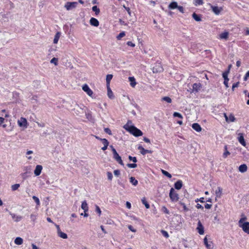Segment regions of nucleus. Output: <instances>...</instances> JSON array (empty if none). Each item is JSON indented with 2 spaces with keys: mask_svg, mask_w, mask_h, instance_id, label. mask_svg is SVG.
Instances as JSON below:
<instances>
[{
  "mask_svg": "<svg viewBox=\"0 0 249 249\" xmlns=\"http://www.w3.org/2000/svg\"><path fill=\"white\" fill-rule=\"evenodd\" d=\"M113 158L121 165H124V163L123 160H122L121 157L119 156V155L117 153L114 155H113Z\"/></svg>",
  "mask_w": 249,
  "mask_h": 249,
  "instance_id": "obj_18",
  "label": "nucleus"
},
{
  "mask_svg": "<svg viewBox=\"0 0 249 249\" xmlns=\"http://www.w3.org/2000/svg\"><path fill=\"white\" fill-rule=\"evenodd\" d=\"M248 167L246 164H243L239 166L238 170L241 173H245L247 171Z\"/></svg>",
  "mask_w": 249,
  "mask_h": 249,
  "instance_id": "obj_19",
  "label": "nucleus"
},
{
  "mask_svg": "<svg viewBox=\"0 0 249 249\" xmlns=\"http://www.w3.org/2000/svg\"><path fill=\"white\" fill-rule=\"evenodd\" d=\"M128 228L132 232H135L136 231V230L134 229L131 225H129Z\"/></svg>",
  "mask_w": 249,
  "mask_h": 249,
  "instance_id": "obj_56",
  "label": "nucleus"
},
{
  "mask_svg": "<svg viewBox=\"0 0 249 249\" xmlns=\"http://www.w3.org/2000/svg\"><path fill=\"white\" fill-rule=\"evenodd\" d=\"M95 211L99 214V215L101 214V211L99 208V207L97 205L95 206Z\"/></svg>",
  "mask_w": 249,
  "mask_h": 249,
  "instance_id": "obj_49",
  "label": "nucleus"
},
{
  "mask_svg": "<svg viewBox=\"0 0 249 249\" xmlns=\"http://www.w3.org/2000/svg\"><path fill=\"white\" fill-rule=\"evenodd\" d=\"M173 116L174 117H178L179 118H182V116L181 115V114L178 113V112H174V114H173Z\"/></svg>",
  "mask_w": 249,
  "mask_h": 249,
  "instance_id": "obj_48",
  "label": "nucleus"
},
{
  "mask_svg": "<svg viewBox=\"0 0 249 249\" xmlns=\"http://www.w3.org/2000/svg\"><path fill=\"white\" fill-rule=\"evenodd\" d=\"M204 3L203 0H194V4L195 6L203 5Z\"/></svg>",
  "mask_w": 249,
  "mask_h": 249,
  "instance_id": "obj_31",
  "label": "nucleus"
},
{
  "mask_svg": "<svg viewBox=\"0 0 249 249\" xmlns=\"http://www.w3.org/2000/svg\"><path fill=\"white\" fill-rule=\"evenodd\" d=\"M19 186H20V185L19 184H15L12 185L11 188L13 191H16L18 189Z\"/></svg>",
  "mask_w": 249,
  "mask_h": 249,
  "instance_id": "obj_40",
  "label": "nucleus"
},
{
  "mask_svg": "<svg viewBox=\"0 0 249 249\" xmlns=\"http://www.w3.org/2000/svg\"><path fill=\"white\" fill-rule=\"evenodd\" d=\"M113 77L112 74H107L106 76L107 86H110V82Z\"/></svg>",
  "mask_w": 249,
  "mask_h": 249,
  "instance_id": "obj_27",
  "label": "nucleus"
},
{
  "mask_svg": "<svg viewBox=\"0 0 249 249\" xmlns=\"http://www.w3.org/2000/svg\"><path fill=\"white\" fill-rule=\"evenodd\" d=\"M104 130H105V132L106 133H107V134H109L110 135H112L111 131V130H110V129L109 128H105Z\"/></svg>",
  "mask_w": 249,
  "mask_h": 249,
  "instance_id": "obj_51",
  "label": "nucleus"
},
{
  "mask_svg": "<svg viewBox=\"0 0 249 249\" xmlns=\"http://www.w3.org/2000/svg\"><path fill=\"white\" fill-rule=\"evenodd\" d=\"M229 37V32L228 31H224L219 35V38L222 40H227Z\"/></svg>",
  "mask_w": 249,
  "mask_h": 249,
  "instance_id": "obj_11",
  "label": "nucleus"
},
{
  "mask_svg": "<svg viewBox=\"0 0 249 249\" xmlns=\"http://www.w3.org/2000/svg\"><path fill=\"white\" fill-rule=\"evenodd\" d=\"M161 100L169 103H171L172 102V99L167 96L163 97L162 98Z\"/></svg>",
  "mask_w": 249,
  "mask_h": 249,
  "instance_id": "obj_39",
  "label": "nucleus"
},
{
  "mask_svg": "<svg viewBox=\"0 0 249 249\" xmlns=\"http://www.w3.org/2000/svg\"><path fill=\"white\" fill-rule=\"evenodd\" d=\"M235 117L232 114H230L229 116V122H233L235 121Z\"/></svg>",
  "mask_w": 249,
  "mask_h": 249,
  "instance_id": "obj_41",
  "label": "nucleus"
},
{
  "mask_svg": "<svg viewBox=\"0 0 249 249\" xmlns=\"http://www.w3.org/2000/svg\"><path fill=\"white\" fill-rule=\"evenodd\" d=\"M127 167L131 168H135L137 167V165L136 163H128L127 164Z\"/></svg>",
  "mask_w": 249,
  "mask_h": 249,
  "instance_id": "obj_43",
  "label": "nucleus"
},
{
  "mask_svg": "<svg viewBox=\"0 0 249 249\" xmlns=\"http://www.w3.org/2000/svg\"><path fill=\"white\" fill-rule=\"evenodd\" d=\"M60 36H61V33L60 32H58L56 33V34L54 36L53 40V43L54 44H57L58 43L59 38L60 37Z\"/></svg>",
  "mask_w": 249,
  "mask_h": 249,
  "instance_id": "obj_23",
  "label": "nucleus"
},
{
  "mask_svg": "<svg viewBox=\"0 0 249 249\" xmlns=\"http://www.w3.org/2000/svg\"><path fill=\"white\" fill-rule=\"evenodd\" d=\"M95 138L99 140L100 141H101L103 144V147H102L101 149L103 151H105L107 149V146L109 145L108 141L106 139L100 138L97 136H95Z\"/></svg>",
  "mask_w": 249,
  "mask_h": 249,
  "instance_id": "obj_7",
  "label": "nucleus"
},
{
  "mask_svg": "<svg viewBox=\"0 0 249 249\" xmlns=\"http://www.w3.org/2000/svg\"><path fill=\"white\" fill-rule=\"evenodd\" d=\"M114 174L115 176L118 177L120 175V172L119 170H115L114 171Z\"/></svg>",
  "mask_w": 249,
  "mask_h": 249,
  "instance_id": "obj_54",
  "label": "nucleus"
},
{
  "mask_svg": "<svg viewBox=\"0 0 249 249\" xmlns=\"http://www.w3.org/2000/svg\"><path fill=\"white\" fill-rule=\"evenodd\" d=\"M192 127L197 132H200L202 131V127L198 123H194Z\"/></svg>",
  "mask_w": 249,
  "mask_h": 249,
  "instance_id": "obj_16",
  "label": "nucleus"
},
{
  "mask_svg": "<svg viewBox=\"0 0 249 249\" xmlns=\"http://www.w3.org/2000/svg\"><path fill=\"white\" fill-rule=\"evenodd\" d=\"M204 244L205 245L206 247L208 249H211L212 248V245L211 244H209L208 242V240H207V237H205L204 239Z\"/></svg>",
  "mask_w": 249,
  "mask_h": 249,
  "instance_id": "obj_33",
  "label": "nucleus"
},
{
  "mask_svg": "<svg viewBox=\"0 0 249 249\" xmlns=\"http://www.w3.org/2000/svg\"><path fill=\"white\" fill-rule=\"evenodd\" d=\"M32 249H39V248L35 244H32Z\"/></svg>",
  "mask_w": 249,
  "mask_h": 249,
  "instance_id": "obj_64",
  "label": "nucleus"
},
{
  "mask_svg": "<svg viewBox=\"0 0 249 249\" xmlns=\"http://www.w3.org/2000/svg\"><path fill=\"white\" fill-rule=\"evenodd\" d=\"M77 2H67L65 4L64 7L67 10H70L75 8L77 6Z\"/></svg>",
  "mask_w": 249,
  "mask_h": 249,
  "instance_id": "obj_8",
  "label": "nucleus"
},
{
  "mask_svg": "<svg viewBox=\"0 0 249 249\" xmlns=\"http://www.w3.org/2000/svg\"><path fill=\"white\" fill-rule=\"evenodd\" d=\"M238 226L245 233L249 234V222L247 221V217L244 214L241 215V218L238 222Z\"/></svg>",
  "mask_w": 249,
  "mask_h": 249,
  "instance_id": "obj_1",
  "label": "nucleus"
},
{
  "mask_svg": "<svg viewBox=\"0 0 249 249\" xmlns=\"http://www.w3.org/2000/svg\"><path fill=\"white\" fill-rule=\"evenodd\" d=\"M237 139H238V142L241 145H242L244 146H246V143L245 141L243 133H239L238 134Z\"/></svg>",
  "mask_w": 249,
  "mask_h": 249,
  "instance_id": "obj_10",
  "label": "nucleus"
},
{
  "mask_svg": "<svg viewBox=\"0 0 249 249\" xmlns=\"http://www.w3.org/2000/svg\"><path fill=\"white\" fill-rule=\"evenodd\" d=\"M178 6V3L176 1H172L168 5V8L171 10L177 9Z\"/></svg>",
  "mask_w": 249,
  "mask_h": 249,
  "instance_id": "obj_20",
  "label": "nucleus"
},
{
  "mask_svg": "<svg viewBox=\"0 0 249 249\" xmlns=\"http://www.w3.org/2000/svg\"><path fill=\"white\" fill-rule=\"evenodd\" d=\"M130 182L134 186H136L138 184V180H136L135 178L131 177L130 178Z\"/></svg>",
  "mask_w": 249,
  "mask_h": 249,
  "instance_id": "obj_32",
  "label": "nucleus"
},
{
  "mask_svg": "<svg viewBox=\"0 0 249 249\" xmlns=\"http://www.w3.org/2000/svg\"><path fill=\"white\" fill-rule=\"evenodd\" d=\"M138 149L140 150V153L142 155H144L147 153L151 154L152 153V151L145 149L142 145H140L138 146Z\"/></svg>",
  "mask_w": 249,
  "mask_h": 249,
  "instance_id": "obj_13",
  "label": "nucleus"
},
{
  "mask_svg": "<svg viewBox=\"0 0 249 249\" xmlns=\"http://www.w3.org/2000/svg\"><path fill=\"white\" fill-rule=\"evenodd\" d=\"M169 196L173 201H177L179 199L178 195L175 192L173 188H171L170 190Z\"/></svg>",
  "mask_w": 249,
  "mask_h": 249,
  "instance_id": "obj_4",
  "label": "nucleus"
},
{
  "mask_svg": "<svg viewBox=\"0 0 249 249\" xmlns=\"http://www.w3.org/2000/svg\"><path fill=\"white\" fill-rule=\"evenodd\" d=\"M33 199L35 201V202H36L37 205H39V204H40V201H39V199H38V197H37L36 196H33Z\"/></svg>",
  "mask_w": 249,
  "mask_h": 249,
  "instance_id": "obj_46",
  "label": "nucleus"
},
{
  "mask_svg": "<svg viewBox=\"0 0 249 249\" xmlns=\"http://www.w3.org/2000/svg\"><path fill=\"white\" fill-rule=\"evenodd\" d=\"M175 188L177 190H179L182 186V182L181 180H178L175 183Z\"/></svg>",
  "mask_w": 249,
  "mask_h": 249,
  "instance_id": "obj_24",
  "label": "nucleus"
},
{
  "mask_svg": "<svg viewBox=\"0 0 249 249\" xmlns=\"http://www.w3.org/2000/svg\"><path fill=\"white\" fill-rule=\"evenodd\" d=\"M192 17L196 21H200L201 20V18L195 13L193 14Z\"/></svg>",
  "mask_w": 249,
  "mask_h": 249,
  "instance_id": "obj_34",
  "label": "nucleus"
},
{
  "mask_svg": "<svg viewBox=\"0 0 249 249\" xmlns=\"http://www.w3.org/2000/svg\"><path fill=\"white\" fill-rule=\"evenodd\" d=\"M55 227H56L57 229V233L58 236L62 239H67L68 238L67 234L61 231L59 226L55 224Z\"/></svg>",
  "mask_w": 249,
  "mask_h": 249,
  "instance_id": "obj_6",
  "label": "nucleus"
},
{
  "mask_svg": "<svg viewBox=\"0 0 249 249\" xmlns=\"http://www.w3.org/2000/svg\"><path fill=\"white\" fill-rule=\"evenodd\" d=\"M107 94L108 98L110 99H113L114 98V94L111 90L110 86H107Z\"/></svg>",
  "mask_w": 249,
  "mask_h": 249,
  "instance_id": "obj_17",
  "label": "nucleus"
},
{
  "mask_svg": "<svg viewBox=\"0 0 249 249\" xmlns=\"http://www.w3.org/2000/svg\"><path fill=\"white\" fill-rule=\"evenodd\" d=\"M50 63L53 64L55 66H57L58 65V58L56 57H53L50 60Z\"/></svg>",
  "mask_w": 249,
  "mask_h": 249,
  "instance_id": "obj_29",
  "label": "nucleus"
},
{
  "mask_svg": "<svg viewBox=\"0 0 249 249\" xmlns=\"http://www.w3.org/2000/svg\"><path fill=\"white\" fill-rule=\"evenodd\" d=\"M129 81L130 82V85L132 88H134L136 85V82L134 77H129Z\"/></svg>",
  "mask_w": 249,
  "mask_h": 249,
  "instance_id": "obj_21",
  "label": "nucleus"
},
{
  "mask_svg": "<svg viewBox=\"0 0 249 249\" xmlns=\"http://www.w3.org/2000/svg\"><path fill=\"white\" fill-rule=\"evenodd\" d=\"M127 45L129 46H131L132 47H134L135 46V44L132 43L131 41H128L126 43Z\"/></svg>",
  "mask_w": 249,
  "mask_h": 249,
  "instance_id": "obj_55",
  "label": "nucleus"
},
{
  "mask_svg": "<svg viewBox=\"0 0 249 249\" xmlns=\"http://www.w3.org/2000/svg\"><path fill=\"white\" fill-rule=\"evenodd\" d=\"M239 84V82H236V83H234V84L232 85V91H234V89H235V88H237V87H238Z\"/></svg>",
  "mask_w": 249,
  "mask_h": 249,
  "instance_id": "obj_50",
  "label": "nucleus"
},
{
  "mask_svg": "<svg viewBox=\"0 0 249 249\" xmlns=\"http://www.w3.org/2000/svg\"><path fill=\"white\" fill-rule=\"evenodd\" d=\"M142 204L144 205L146 208L149 209L150 208V205H149L148 202L146 201L145 197H143L142 199Z\"/></svg>",
  "mask_w": 249,
  "mask_h": 249,
  "instance_id": "obj_35",
  "label": "nucleus"
},
{
  "mask_svg": "<svg viewBox=\"0 0 249 249\" xmlns=\"http://www.w3.org/2000/svg\"><path fill=\"white\" fill-rule=\"evenodd\" d=\"M162 211L165 213H169V211L165 206H163L161 208Z\"/></svg>",
  "mask_w": 249,
  "mask_h": 249,
  "instance_id": "obj_52",
  "label": "nucleus"
},
{
  "mask_svg": "<svg viewBox=\"0 0 249 249\" xmlns=\"http://www.w3.org/2000/svg\"><path fill=\"white\" fill-rule=\"evenodd\" d=\"M124 7L127 11L129 15L130 16L131 15V11H130V8L129 7H125L124 5Z\"/></svg>",
  "mask_w": 249,
  "mask_h": 249,
  "instance_id": "obj_59",
  "label": "nucleus"
},
{
  "mask_svg": "<svg viewBox=\"0 0 249 249\" xmlns=\"http://www.w3.org/2000/svg\"><path fill=\"white\" fill-rule=\"evenodd\" d=\"M181 204L183 206V209L185 211L187 212L189 210L184 203H181Z\"/></svg>",
  "mask_w": 249,
  "mask_h": 249,
  "instance_id": "obj_62",
  "label": "nucleus"
},
{
  "mask_svg": "<svg viewBox=\"0 0 249 249\" xmlns=\"http://www.w3.org/2000/svg\"><path fill=\"white\" fill-rule=\"evenodd\" d=\"M23 240L22 238L19 237H17L14 241V243L17 245H21L23 244Z\"/></svg>",
  "mask_w": 249,
  "mask_h": 249,
  "instance_id": "obj_25",
  "label": "nucleus"
},
{
  "mask_svg": "<svg viewBox=\"0 0 249 249\" xmlns=\"http://www.w3.org/2000/svg\"><path fill=\"white\" fill-rule=\"evenodd\" d=\"M229 73V71H225V72L223 73L222 76H223V77L224 78V80L229 79L228 77V75Z\"/></svg>",
  "mask_w": 249,
  "mask_h": 249,
  "instance_id": "obj_44",
  "label": "nucleus"
},
{
  "mask_svg": "<svg viewBox=\"0 0 249 249\" xmlns=\"http://www.w3.org/2000/svg\"><path fill=\"white\" fill-rule=\"evenodd\" d=\"M161 172L164 176H166L168 178H172V175L167 171L164 170H161Z\"/></svg>",
  "mask_w": 249,
  "mask_h": 249,
  "instance_id": "obj_37",
  "label": "nucleus"
},
{
  "mask_svg": "<svg viewBox=\"0 0 249 249\" xmlns=\"http://www.w3.org/2000/svg\"><path fill=\"white\" fill-rule=\"evenodd\" d=\"M82 89L84 91H85L89 97L93 98V92L89 88L87 84H84L82 86Z\"/></svg>",
  "mask_w": 249,
  "mask_h": 249,
  "instance_id": "obj_5",
  "label": "nucleus"
},
{
  "mask_svg": "<svg viewBox=\"0 0 249 249\" xmlns=\"http://www.w3.org/2000/svg\"><path fill=\"white\" fill-rule=\"evenodd\" d=\"M224 148H225V152L223 154V157L224 158H226L228 156H229L231 154V153L228 150L227 146H225Z\"/></svg>",
  "mask_w": 249,
  "mask_h": 249,
  "instance_id": "obj_30",
  "label": "nucleus"
},
{
  "mask_svg": "<svg viewBox=\"0 0 249 249\" xmlns=\"http://www.w3.org/2000/svg\"><path fill=\"white\" fill-rule=\"evenodd\" d=\"M43 169L42 165H37L36 166L35 170H34V174L36 176H38L41 174V171Z\"/></svg>",
  "mask_w": 249,
  "mask_h": 249,
  "instance_id": "obj_14",
  "label": "nucleus"
},
{
  "mask_svg": "<svg viewBox=\"0 0 249 249\" xmlns=\"http://www.w3.org/2000/svg\"><path fill=\"white\" fill-rule=\"evenodd\" d=\"M125 35L124 32L120 33L116 37L117 40H120L122 37H124Z\"/></svg>",
  "mask_w": 249,
  "mask_h": 249,
  "instance_id": "obj_36",
  "label": "nucleus"
},
{
  "mask_svg": "<svg viewBox=\"0 0 249 249\" xmlns=\"http://www.w3.org/2000/svg\"><path fill=\"white\" fill-rule=\"evenodd\" d=\"M81 208L84 211V212H88V206L86 201H84L82 202L81 205Z\"/></svg>",
  "mask_w": 249,
  "mask_h": 249,
  "instance_id": "obj_28",
  "label": "nucleus"
},
{
  "mask_svg": "<svg viewBox=\"0 0 249 249\" xmlns=\"http://www.w3.org/2000/svg\"><path fill=\"white\" fill-rule=\"evenodd\" d=\"M89 23L91 25L95 27H98L99 25V22L98 20L94 18H90V19L89 20Z\"/></svg>",
  "mask_w": 249,
  "mask_h": 249,
  "instance_id": "obj_15",
  "label": "nucleus"
},
{
  "mask_svg": "<svg viewBox=\"0 0 249 249\" xmlns=\"http://www.w3.org/2000/svg\"><path fill=\"white\" fill-rule=\"evenodd\" d=\"M196 230L200 235H202L204 233V227L203 226L200 221H198V222Z\"/></svg>",
  "mask_w": 249,
  "mask_h": 249,
  "instance_id": "obj_12",
  "label": "nucleus"
},
{
  "mask_svg": "<svg viewBox=\"0 0 249 249\" xmlns=\"http://www.w3.org/2000/svg\"><path fill=\"white\" fill-rule=\"evenodd\" d=\"M143 141L145 142H147V143H150V140L148 138H146V137H144L143 138Z\"/></svg>",
  "mask_w": 249,
  "mask_h": 249,
  "instance_id": "obj_63",
  "label": "nucleus"
},
{
  "mask_svg": "<svg viewBox=\"0 0 249 249\" xmlns=\"http://www.w3.org/2000/svg\"><path fill=\"white\" fill-rule=\"evenodd\" d=\"M128 159L130 160H132L134 163H136L137 161V158L135 157H132L131 156H129L128 157Z\"/></svg>",
  "mask_w": 249,
  "mask_h": 249,
  "instance_id": "obj_47",
  "label": "nucleus"
},
{
  "mask_svg": "<svg viewBox=\"0 0 249 249\" xmlns=\"http://www.w3.org/2000/svg\"><path fill=\"white\" fill-rule=\"evenodd\" d=\"M212 11L216 15H218L223 10L222 7H218L216 6H213L210 4Z\"/></svg>",
  "mask_w": 249,
  "mask_h": 249,
  "instance_id": "obj_9",
  "label": "nucleus"
},
{
  "mask_svg": "<svg viewBox=\"0 0 249 249\" xmlns=\"http://www.w3.org/2000/svg\"><path fill=\"white\" fill-rule=\"evenodd\" d=\"M222 189L220 187H218L217 189L215 190L216 197H221L222 195Z\"/></svg>",
  "mask_w": 249,
  "mask_h": 249,
  "instance_id": "obj_26",
  "label": "nucleus"
},
{
  "mask_svg": "<svg viewBox=\"0 0 249 249\" xmlns=\"http://www.w3.org/2000/svg\"><path fill=\"white\" fill-rule=\"evenodd\" d=\"M244 31H245L246 35H249V28H248V27L245 28Z\"/></svg>",
  "mask_w": 249,
  "mask_h": 249,
  "instance_id": "obj_61",
  "label": "nucleus"
},
{
  "mask_svg": "<svg viewBox=\"0 0 249 249\" xmlns=\"http://www.w3.org/2000/svg\"><path fill=\"white\" fill-rule=\"evenodd\" d=\"M249 77V71H248L246 73V75H245V77L244 78V81H247Z\"/></svg>",
  "mask_w": 249,
  "mask_h": 249,
  "instance_id": "obj_60",
  "label": "nucleus"
},
{
  "mask_svg": "<svg viewBox=\"0 0 249 249\" xmlns=\"http://www.w3.org/2000/svg\"><path fill=\"white\" fill-rule=\"evenodd\" d=\"M163 235L166 237V238H168L169 237V235H168V233H167V231H161Z\"/></svg>",
  "mask_w": 249,
  "mask_h": 249,
  "instance_id": "obj_58",
  "label": "nucleus"
},
{
  "mask_svg": "<svg viewBox=\"0 0 249 249\" xmlns=\"http://www.w3.org/2000/svg\"><path fill=\"white\" fill-rule=\"evenodd\" d=\"M124 128L136 137L141 136L142 135V131L134 126L125 125L124 126Z\"/></svg>",
  "mask_w": 249,
  "mask_h": 249,
  "instance_id": "obj_2",
  "label": "nucleus"
},
{
  "mask_svg": "<svg viewBox=\"0 0 249 249\" xmlns=\"http://www.w3.org/2000/svg\"><path fill=\"white\" fill-rule=\"evenodd\" d=\"M229 80V79H227L224 80V84L225 85V87L227 88H229V85H228Z\"/></svg>",
  "mask_w": 249,
  "mask_h": 249,
  "instance_id": "obj_57",
  "label": "nucleus"
},
{
  "mask_svg": "<svg viewBox=\"0 0 249 249\" xmlns=\"http://www.w3.org/2000/svg\"><path fill=\"white\" fill-rule=\"evenodd\" d=\"M201 88V84L200 83H195L193 85V89L194 91H198Z\"/></svg>",
  "mask_w": 249,
  "mask_h": 249,
  "instance_id": "obj_22",
  "label": "nucleus"
},
{
  "mask_svg": "<svg viewBox=\"0 0 249 249\" xmlns=\"http://www.w3.org/2000/svg\"><path fill=\"white\" fill-rule=\"evenodd\" d=\"M177 9H178L181 13H184V8L182 6L178 5Z\"/></svg>",
  "mask_w": 249,
  "mask_h": 249,
  "instance_id": "obj_53",
  "label": "nucleus"
},
{
  "mask_svg": "<svg viewBox=\"0 0 249 249\" xmlns=\"http://www.w3.org/2000/svg\"><path fill=\"white\" fill-rule=\"evenodd\" d=\"M18 125L20 127L22 128L23 129H25L27 128L28 125V122L26 118L24 117H20L18 120Z\"/></svg>",
  "mask_w": 249,
  "mask_h": 249,
  "instance_id": "obj_3",
  "label": "nucleus"
},
{
  "mask_svg": "<svg viewBox=\"0 0 249 249\" xmlns=\"http://www.w3.org/2000/svg\"><path fill=\"white\" fill-rule=\"evenodd\" d=\"M107 174L108 179L109 180H111L113 178V176H112V173L110 172H107Z\"/></svg>",
  "mask_w": 249,
  "mask_h": 249,
  "instance_id": "obj_45",
  "label": "nucleus"
},
{
  "mask_svg": "<svg viewBox=\"0 0 249 249\" xmlns=\"http://www.w3.org/2000/svg\"><path fill=\"white\" fill-rule=\"evenodd\" d=\"M93 11L95 12L96 15H98L100 13V9L97 7V6H94L92 8Z\"/></svg>",
  "mask_w": 249,
  "mask_h": 249,
  "instance_id": "obj_38",
  "label": "nucleus"
},
{
  "mask_svg": "<svg viewBox=\"0 0 249 249\" xmlns=\"http://www.w3.org/2000/svg\"><path fill=\"white\" fill-rule=\"evenodd\" d=\"M13 218L15 221L18 222L21 220V217L19 216H16L15 215H14L13 216Z\"/></svg>",
  "mask_w": 249,
  "mask_h": 249,
  "instance_id": "obj_42",
  "label": "nucleus"
}]
</instances>
